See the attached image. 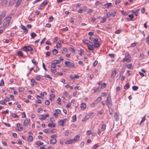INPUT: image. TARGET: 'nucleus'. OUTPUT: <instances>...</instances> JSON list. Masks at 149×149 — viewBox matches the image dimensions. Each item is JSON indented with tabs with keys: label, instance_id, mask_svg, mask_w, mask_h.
<instances>
[{
	"label": "nucleus",
	"instance_id": "48",
	"mask_svg": "<svg viewBox=\"0 0 149 149\" xmlns=\"http://www.w3.org/2000/svg\"><path fill=\"white\" fill-rule=\"evenodd\" d=\"M106 85V84L105 83H102L101 85V87L100 88H101V89L102 88H104L105 87Z\"/></svg>",
	"mask_w": 149,
	"mask_h": 149
},
{
	"label": "nucleus",
	"instance_id": "23",
	"mask_svg": "<svg viewBox=\"0 0 149 149\" xmlns=\"http://www.w3.org/2000/svg\"><path fill=\"white\" fill-rule=\"evenodd\" d=\"M33 139V138L31 135H30L27 139V140L29 142H31Z\"/></svg>",
	"mask_w": 149,
	"mask_h": 149
},
{
	"label": "nucleus",
	"instance_id": "53",
	"mask_svg": "<svg viewBox=\"0 0 149 149\" xmlns=\"http://www.w3.org/2000/svg\"><path fill=\"white\" fill-rule=\"evenodd\" d=\"M61 44L60 43H57L56 44V47L57 48H60L61 46Z\"/></svg>",
	"mask_w": 149,
	"mask_h": 149
},
{
	"label": "nucleus",
	"instance_id": "29",
	"mask_svg": "<svg viewBox=\"0 0 149 149\" xmlns=\"http://www.w3.org/2000/svg\"><path fill=\"white\" fill-rule=\"evenodd\" d=\"M72 122H74L76 121L77 119L76 115H74V116L72 117Z\"/></svg>",
	"mask_w": 149,
	"mask_h": 149
},
{
	"label": "nucleus",
	"instance_id": "54",
	"mask_svg": "<svg viewBox=\"0 0 149 149\" xmlns=\"http://www.w3.org/2000/svg\"><path fill=\"white\" fill-rule=\"evenodd\" d=\"M21 2H19L18 1L15 4V6L16 7H18L20 4Z\"/></svg>",
	"mask_w": 149,
	"mask_h": 149
},
{
	"label": "nucleus",
	"instance_id": "33",
	"mask_svg": "<svg viewBox=\"0 0 149 149\" xmlns=\"http://www.w3.org/2000/svg\"><path fill=\"white\" fill-rule=\"evenodd\" d=\"M105 128H106V125H105V124H103H103H102V127H101V130H102V131H104L105 129Z\"/></svg>",
	"mask_w": 149,
	"mask_h": 149
},
{
	"label": "nucleus",
	"instance_id": "13",
	"mask_svg": "<svg viewBox=\"0 0 149 149\" xmlns=\"http://www.w3.org/2000/svg\"><path fill=\"white\" fill-rule=\"evenodd\" d=\"M30 120L29 119H26L24 121V125L26 126L27 125H29V124L30 122Z\"/></svg>",
	"mask_w": 149,
	"mask_h": 149
},
{
	"label": "nucleus",
	"instance_id": "49",
	"mask_svg": "<svg viewBox=\"0 0 149 149\" xmlns=\"http://www.w3.org/2000/svg\"><path fill=\"white\" fill-rule=\"evenodd\" d=\"M146 42L148 44H149V34L148 36L146 38Z\"/></svg>",
	"mask_w": 149,
	"mask_h": 149
},
{
	"label": "nucleus",
	"instance_id": "12",
	"mask_svg": "<svg viewBox=\"0 0 149 149\" xmlns=\"http://www.w3.org/2000/svg\"><path fill=\"white\" fill-rule=\"evenodd\" d=\"M74 142L73 139H69L66 141L65 142V143L66 144H71Z\"/></svg>",
	"mask_w": 149,
	"mask_h": 149
},
{
	"label": "nucleus",
	"instance_id": "45",
	"mask_svg": "<svg viewBox=\"0 0 149 149\" xmlns=\"http://www.w3.org/2000/svg\"><path fill=\"white\" fill-rule=\"evenodd\" d=\"M138 87L136 86H133L132 87V89L134 91H136L138 90Z\"/></svg>",
	"mask_w": 149,
	"mask_h": 149
},
{
	"label": "nucleus",
	"instance_id": "14",
	"mask_svg": "<svg viewBox=\"0 0 149 149\" xmlns=\"http://www.w3.org/2000/svg\"><path fill=\"white\" fill-rule=\"evenodd\" d=\"M117 72H116L115 70H113L111 74V77H114L116 75V74L117 73Z\"/></svg>",
	"mask_w": 149,
	"mask_h": 149
},
{
	"label": "nucleus",
	"instance_id": "36",
	"mask_svg": "<svg viewBox=\"0 0 149 149\" xmlns=\"http://www.w3.org/2000/svg\"><path fill=\"white\" fill-rule=\"evenodd\" d=\"M102 100V98L101 97H98L96 100V101L97 102V103H99Z\"/></svg>",
	"mask_w": 149,
	"mask_h": 149
},
{
	"label": "nucleus",
	"instance_id": "64",
	"mask_svg": "<svg viewBox=\"0 0 149 149\" xmlns=\"http://www.w3.org/2000/svg\"><path fill=\"white\" fill-rule=\"evenodd\" d=\"M12 116L14 118H18L19 117V116L15 113L13 114Z\"/></svg>",
	"mask_w": 149,
	"mask_h": 149
},
{
	"label": "nucleus",
	"instance_id": "43",
	"mask_svg": "<svg viewBox=\"0 0 149 149\" xmlns=\"http://www.w3.org/2000/svg\"><path fill=\"white\" fill-rule=\"evenodd\" d=\"M100 90H101V88H99V87L98 88H97L96 89H94V92H97V91L98 92H99V91Z\"/></svg>",
	"mask_w": 149,
	"mask_h": 149
},
{
	"label": "nucleus",
	"instance_id": "50",
	"mask_svg": "<svg viewBox=\"0 0 149 149\" xmlns=\"http://www.w3.org/2000/svg\"><path fill=\"white\" fill-rule=\"evenodd\" d=\"M51 66L52 67V68H55L56 66V64H54L53 63L51 64Z\"/></svg>",
	"mask_w": 149,
	"mask_h": 149
},
{
	"label": "nucleus",
	"instance_id": "41",
	"mask_svg": "<svg viewBox=\"0 0 149 149\" xmlns=\"http://www.w3.org/2000/svg\"><path fill=\"white\" fill-rule=\"evenodd\" d=\"M127 68L130 69H132V65L131 64H130L127 65Z\"/></svg>",
	"mask_w": 149,
	"mask_h": 149
},
{
	"label": "nucleus",
	"instance_id": "46",
	"mask_svg": "<svg viewBox=\"0 0 149 149\" xmlns=\"http://www.w3.org/2000/svg\"><path fill=\"white\" fill-rule=\"evenodd\" d=\"M106 21V19L105 18L103 17L101 21L100 22L101 23H104Z\"/></svg>",
	"mask_w": 149,
	"mask_h": 149
},
{
	"label": "nucleus",
	"instance_id": "63",
	"mask_svg": "<svg viewBox=\"0 0 149 149\" xmlns=\"http://www.w3.org/2000/svg\"><path fill=\"white\" fill-rule=\"evenodd\" d=\"M111 14L109 13H108L107 14L106 17L107 18H108L111 17Z\"/></svg>",
	"mask_w": 149,
	"mask_h": 149
},
{
	"label": "nucleus",
	"instance_id": "27",
	"mask_svg": "<svg viewBox=\"0 0 149 149\" xmlns=\"http://www.w3.org/2000/svg\"><path fill=\"white\" fill-rule=\"evenodd\" d=\"M109 114L111 115H112V113L114 111V110L113 108H109Z\"/></svg>",
	"mask_w": 149,
	"mask_h": 149
},
{
	"label": "nucleus",
	"instance_id": "38",
	"mask_svg": "<svg viewBox=\"0 0 149 149\" xmlns=\"http://www.w3.org/2000/svg\"><path fill=\"white\" fill-rule=\"evenodd\" d=\"M40 119L41 120H44L46 119L45 116L43 115H41V116L40 117Z\"/></svg>",
	"mask_w": 149,
	"mask_h": 149
},
{
	"label": "nucleus",
	"instance_id": "6",
	"mask_svg": "<svg viewBox=\"0 0 149 149\" xmlns=\"http://www.w3.org/2000/svg\"><path fill=\"white\" fill-rule=\"evenodd\" d=\"M94 47V45L93 43L91 42H90L89 44L88 45V48L89 50H93Z\"/></svg>",
	"mask_w": 149,
	"mask_h": 149
},
{
	"label": "nucleus",
	"instance_id": "2",
	"mask_svg": "<svg viewBox=\"0 0 149 149\" xmlns=\"http://www.w3.org/2000/svg\"><path fill=\"white\" fill-rule=\"evenodd\" d=\"M131 57L129 53L126 52L125 54V58L123 59V62L124 63L127 62L129 63L131 61Z\"/></svg>",
	"mask_w": 149,
	"mask_h": 149
},
{
	"label": "nucleus",
	"instance_id": "30",
	"mask_svg": "<svg viewBox=\"0 0 149 149\" xmlns=\"http://www.w3.org/2000/svg\"><path fill=\"white\" fill-rule=\"evenodd\" d=\"M36 66H37L38 64V63L34 59L32 60L31 61Z\"/></svg>",
	"mask_w": 149,
	"mask_h": 149
},
{
	"label": "nucleus",
	"instance_id": "34",
	"mask_svg": "<svg viewBox=\"0 0 149 149\" xmlns=\"http://www.w3.org/2000/svg\"><path fill=\"white\" fill-rule=\"evenodd\" d=\"M31 36L32 38H34L37 36V35L36 33L33 32L31 33Z\"/></svg>",
	"mask_w": 149,
	"mask_h": 149
},
{
	"label": "nucleus",
	"instance_id": "52",
	"mask_svg": "<svg viewBox=\"0 0 149 149\" xmlns=\"http://www.w3.org/2000/svg\"><path fill=\"white\" fill-rule=\"evenodd\" d=\"M36 78L37 80L39 81L40 80L41 78L39 75H38L36 76Z\"/></svg>",
	"mask_w": 149,
	"mask_h": 149
},
{
	"label": "nucleus",
	"instance_id": "20",
	"mask_svg": "<svg viewBox=\"0 0 149 149\" xmlns=\"http://www.w3.org/2000/svg\"><path fill=\"white\" fill-rule=\"evenodd\" d=\"M7 2L6 0H3L2 2V5L3 6H5L7 5Z\"/></svg>",
	"mask_w": 149,
	"mask_h": 149
},
{
	"label": "nucleus",
	"instance_id": "44",
	"mask_svg": "<svg viewBox=\"0 0 149 149\" xmlns=\"http://www.w3.org/2000/svg\"><path fill=\"white\" fill-rule=\"evenodd\" d=\"M116 13V11H113L111 13V16H112L113 17H114L115 16Z\"/></svg>",
	"mask_w": 149,
	"mask_h": 149
},
{
	"label": "nucleus",
	"instance_id": "60",
	"mask_svg": "<svg viewBox=\"0 0 149 149\" xmlns=\"http://www.w3.org/2000/svg\"><path fill=\"white\" fill-rule=\"evenodd\" d=\"M43 132L46 133H48L50 132L47 129H44L43 130Z\"/></svg>",
	"mask_w": 149,
	"mask_h": 149
},
{
	"label": "nucleus",
	"instance_id": "10",
	"mask_svg": "<svg viewBox=\"0 0 149 149\" xmlns=\"http://www.w3.org/2000/svg\"><path fill=\"white\" fill-rule=\"evenodd\" d=\"M21 28L23 30L25 34H26L28 32V31L24 25L22 24L20 26Z\"/></svg>",
	"mask_w": 149,
	"mask_h": 149
},
{
	"label": "nucleus",
	"instance_id": "5",
	"mask_svg": "<svg viewBox=\"0 0 149 149\" xmlns=\"http://www.w3.org/2000/svg\"><path fill=\"white\" fill-rule=\"evenodd\" d=\"M23 49L24 51H31L33 50L32 48L30 46H24L23 48Z\"/></svg>",
	"mask_w": 149,
	"mask_h": 149
},
{
	"label": "nucleus",
	"instance_id": "4",
	"mask_svg": "<svg viewBox=\"0 0 149 149\" xmlns=\"http://www.w3.org/2000/svg\"><path fill=\"white\" fill-rule=\"evenodd\" d=\"M98 38H96L93 42V43L94 44V47L95 48H99L100 45V42L98 41Z\"/></svg>",
	"mask_w": 149,
	"mask_h": 149
},
{
	"label": "nucleus",
	"instance_id": "26",
	"mask_svg": "<svg viewBox=\"0 0 149 149\" xmlns=\"http://www.w3.org/2000/svg\"><path fill=\"white\" fill-rule=\"evenodd\" d=\"M55 64H59L61 62L60 61L57 60H54L52 61Z\"/></svg>",
	"mask_w": 149,
	"mask_h": 149
},
{
	"label": "nucleus",
	"instance_id": "40",
	"mask_svg": "<svg viewBox=\"0 0 149 149\" xmlns=\"http://www.w3.org/2000/svg\"><path fill=\"white\" fill-rule=\"evenodd\" d=\"M43 143L42 142H41L40 141H38L36 142V144L38 145V146H39L41 145H42L43 144Z\"/></svg>",
	"mask_w": 149,
	"mask_h": 149
},
{
	"label": "nucleus",
	"instance_id": "11",
	"mask_svg": "<svg viewBox=\"0 0 149 149\" xmlns=\"http://www.w3.org/2000/svg\"><path fill=\"white\" fill-rule=\"evenodd\" d=\"M91 116V115H87L82 120V121H85L88 120Z\"/></svg>",
	"mask_w": 149,
	"mask_h": 149
},
{
	"label": "nucleus",
	"instance_id": "16",
	"mask_svg": "<svg viewBox=\"0 0 149 149\" xmlns=\"http://www.w3.org/2000/svg\"><path fill=\"white\" fill-rule=\"evenodd\" d=\"M56 142V139H52L50 141V143L52 144H55Z\"/></svg>",
	"mask_w": 149,
	"mask_h": 149
},
{
	"label": "nucleus",
	"instance_id": "35",
	"mask_svg": "<svg viewBox=\"0 0 149 149\" xmlns=\"http://www.w3.org/2000/svg\"><path fill=\"white\" fill-rule=\"evenodd\" d=\"M128 17L130 18V20H132V19L134 18V16L133 14H131L128 15Z\"/></svg>",
	"mask_w": 149,
	"mask_h": 149
},
{
	"label": "nucleus",
	"instance_id": "15",
	"mask_svg": "<svg viewBox=\"0 0 149 149\" xmlns=\"http://www.w3.org/2000/svg\"><path fill=\"white\" fill-rule=\"evenodd\" d=\"M114 119L116 121H117L118 120V113L116 112L115 113V114L114 116Z\"/></svg>",
	"mask_w": 149,
	"mask_h": 149
},
{
	"label": "nucleus",
	"instance_id": "62",
	"mask_svg": "<svg viewBox=\"0 0 149 149\" xmlns=\"http://www.w3.org/2000/svg\"><path fill=\"white\" fill-rule=\"evenodd\" d=\"M67 49L66 48H64L63 49L62 53H64L65 52H67Z\"/></svg>",
	"mask_w": 149,
	"mask_h": 149
},
{
	"label": "nucleus",
	"instance_id": "8",
	"mask_svg": "<svg viewBox=\"0 0 149 149\" xmlns=\"http://www.w3.org/2000/svg\"><path fill=\"white\" fill-rule=\"evenodd\" d=\"M17 131H22L23 129V127L21 126V124L19 123H17Z\"/></svg>",
	"mask_w": 149,
	"mask_h": 149
},
{
	"label": "nucleus",
	"instance_id": "39",
	"mask_svg": "<svg viewBox=\"0 0 149 149\" xmlns=\"http://www.w3.org/2000/svg\"><path fill=\"white\" fill-rule=\"evenodd\" d=\"M19 91L20 92H23L24 90V89L22 87H20L19 88Z\"/></svg>",
	"mask_w": 149,
	"mask_h": 149
},
{
	"label": "nucleus",
	"instance_id": "7",
	"mask_svg": "<svg viewBox=\"0 0 149 149\" xmlns=\"http://www.w3.org/2000/svg\"><path fill=\"white\" fill-rule=\"evenodd\" d=\"M107 105L109 108L111 107L112 105V103L111 99H107Z\"/></svg>",
	"mask_w": 149,
	"mask_h": 149
},
{
	"label": "nucleus",
	"instance_id": "58",
	"mask_svg": "<svg viewBox=\"0 0 149 149\" xmlns=\"http://www.w3.org/2000/svg\"><path fill=\"white\" fill-rule=\"evenodd\" d=\"M51 70L52 72L54 73H55L56 72V70L55 68H51Z\"/></svg>",
	"mask_w": 149,
	"mask_h": 149
},
{
	"label": "nucleus",
	"instance_id": "19",
	"mask_svg": "<svg viewBox=\"0 0 149 149\" xmlns=\"http://www.w3.org/2000/svg\"><path fill=\"white\" fill-rule=\"evenodd\" d=\"M112 5V3H107L106 4L104 5V6L106 8H108L111 7Z\"/></svg>",
	"mask_w": 149,
	"mask_h": 149
},
{
	"label": "nucleus",
	"instance_id": "28",
	"mask_svg": "<svg viewBox=\"0 0 149 149\" xmlns=\"http://www.w3.org/2000/svg\"><path fill=\"white\" fill-rule=\"evenodd\" d=\"M6 14V12L5 11H3L2 12L1 15H0V17H2L3 18L4 17Z\"/></svg>",
	"mask_w": 149,
	"mask_h": 149
},
{
	"label": "nucleus",
	"instance_id": "25",
	"mask_svg": "<svg viewBox=\"0 0 149 149\" xmlns=\"http://www.w3.org/2000/svg\"><path fill=\"white\" fill-rule=\"evenodd\" d=\"M16 0H10L9 4V5L12 6L15 2Z\"/></svg>",
	"mask_w": 149,
	"mask_h": 149
},
{
	"label": "nucleus",
	"instance_id": "17",
	"mask_svg": "<svg viewBox=\"0 0 149 149\" xmlns=\"http://www.w3.org/2000/svg\"><path fill=\"white\" fill-rule=\"evenodd\" d=\"M55 123H49L48 124V126L50 128L54 127H55Z\"/></svg>",
	"mask_w": 149,
	"mask_h": 149
},
{
	"label": "nucleus",
	"instance_id": "59",
	"mask_svg": "<svg viewBox=\"0 0 149 149\" xmlns=\"http://www.w3.org/2000/svg\"><path fill=\"white\" fill-rule=\"evenodd\" d=\"M121 13L122 14L124 15L125 16H126L127 15V14L124 11H122L121 12Z\"/></svg>",
	"mask_w": 149,
	"mask_h": 149
},
{
	"label": "nucleus",
	"instance_id": "55",
	"mask_svg": "<svg viewBox=\"0 0 149 149\" xmlns=\"http://www.w3.org/2000/svg\"><path fill=\"white\" fill-rule=\"evenodd\" d=\"M89 39L91 41L93 42L96 38H94L92 37H90Z\"/></svg>",
	"mask_w": 149,
	"mask_h": 149
},
{
	"label": "nucleus",
	"instance_id": "47",
	"mask_svg": "<svg viewBox=\"0 0 149 149\" xmlns=\"http://www.w3.org/2000/svg\"><path fill=\"white\" fill-rule=\"evenodd\" d=\"M146 115H145L144 116H143V117L142 118V119L141 121V123H140V124L141 123H142L143 122L146 120Z\"/></svg>",
	"mask_w": 149,
	"mask_h": 149
},
{
	"label": "nucleus",
	"instance_id": "57",
	"mask_svg": "<svg viewBox=\"0 0 149 149\" xmlns=\"http://www.w3.org/2000/svg\"><path fill=\"white\" fill-rule=\"evenodd\" d=\"M57 101H58V104H61V99L60 97H58L57 99Z\"/></svg>",
	"mask_w": 149,
	"mask_h": 149
},
{
	"label": "nucleus",
	"instance_id": "37",
	"mask_svg": "<svg viewBox=\"0 0 149 149\" xmlns=\"http://www.w3.org/2000/svg\"><path fill=\"white\" fill-rule=\"evenodd\" d=\"M130 87V85L129 84H126L124 86V88L125 89H127Z\"/></svg>",
	"mask_w": 149,
	"mask_h": 149
},
{
	"label": "nucleus",
	"instance_id": "31",
	"mask_svg": "<svg viewBox=\"0 0 149 149\" xmlns=\"http://www.w3.org/2000/svg\"><path fill=\"white\" fill-rule=\"evenodd\" d=\"M17 54H18V55L19 56L22 57L23 56V53L21 51H18L17 52Z\"/></svg>",
	"mask_w": 149,
	"mask_h": 149
},
{
	"label": "nucleus",
	"instance_id": "18",
	"mask_svg": "<svg viewBox=\"0 0 149 149\" xmlns=\"http://www.w3.org/2000/svg\"><path fill=\"white\" fill-rule=\"evenodd\" d=\"M48 2V1H44L40 5V6L44 7V6L46 5Z\"/></svg>",
	"mask_w": 149,
	"mask_h": 149
},
{
	"label": "nucleus",
	"instance_id": "51",
	"mask_svg": "<svg viewBox=\"0 0 149 149\" xmlns=\"http://www.w3.org/2000/svg\"><path fill=\"white\" fill-rule=\"evenodd\" d=\"M61 30L65 31H67L68 30V27H66L65 28L62 29H61Z\"/></svg>",
	"mask_w": 149,
	"mask_h": 149
},
{
	"label": "nucleus",
	"instance_id": "9",
	"mask_svg": "<svg viewBox=\"0 0 149 149\" xmlns=\"http://www.w3.org/2000/svg\"><path fill=\"white\" fill-rule=\"evenodd\" d=\"M66 120V119H62L59 121L58 122V125H61L63 126L64 123H65V121Z\"/></svg>",
	"mask_w": 149,
	"mask_h": 149
},
{
	"label": "nucleus",
	"instance_id": "32",
	"mask_svg": "<svg viewBox=\"0 0 149 149\" xmlns=\"http://www.w3.org/2000/svg\"><path fill=\"white\" fill-rule=\"evenodd\" d=\"M52 53L54 54L55 55L58 53V51L56 49H54L52 50Z\"/></svg>",
	"mask_w": 149,
	"mask_h": 149
},
{
	"label": "nucleus",
	"instance_id": "56",
	"mask_svg": "<svg viewBox=\"0 0 149 149\" xmlns=\"http://www.w3.org/2000/svg\"><path fill=\"white\" fill-rule=\"evenodd\" d=\"M4 82L3 79H2L0 82V86H2L4 85Z\"/></svg>",
	"mask_w": 149,
	"mask_h": 149
},
{
	"label": "nucleus",
	"instance_id": "61",
	"mask_svg": "<svg viewBox=\"0 0 149 149\" xmlns=\"http://www.w3.org/2000/svg\"><path fill=\"white\" fill-rule=\"evenodd\" d=\"M50 137L52 139H56V138L57 137V136L56 135H52Z\"/></svg>",
	"mask_w": 149,
	"mask_h": 149
},
{
	"label": "nucleus",
	"instance_id": "42",
	"mask_svg": "<svg viewBox=\"0 0 149 149\" xmlns=\"http://www.w3.org/2000/svg\"><path fill=\"white\" fill-rule=\"evenodd\" d=\"M80 52L79 53V54L81 56H82L84 52V51L83 49H81L80 50Z\"/></svg>",
	"mask_w": 149,
	"mask_h": 149
},
{
	"label": "nucleus",
	"instance_id": "3",
	"mask_svg": "<svg viewBox=\"0 0 149 149\" xmlns=\"http://www.w3.org/2000/svg\"><path fill=\"white\" fill-rule=\"evenodd\" d=\"M65 64L67 67L68 68H73L74 67V64L73 63L70 62V61H66L65 62Z\"/></svg>",
	"mask_w": 149,
	"mask_h": 149
},
{
	"label": "nucleus",
	"instance_id": "24",
	"mask_svg": "<svg viewBox=\"0 0 149 149\" xmlns=\"http://www.w3.org/2000/svg\"><path fill=\"white\" fill-rule=\"evenodd\" d=\"M81 107L83 108L84 109H85L86 107V105L85 103H82L81 105Z\"/></svg>",
	"mask_w": 149,
	"mask_h": 149
},
{
	"label": "nucleus",
	"instance_id": "22",
	"mask_svg": "<svg viewBox=\"0 0 149 149\" xmlns=\"http://www.w3.org/2000/svg\"><path fill=\"white\" fill-rule=\"evenodd\" d=\"M79 137H80V136L79 135L76 136L74 137V139H73L74 142L75 141H77L78 140H79Z\"/></svg>",
	"mask_w": 149,
	"mask_h": 149
},
{
	"label": "nucleus",
	"instance_id": "1",
	"mask_svg": "<svg viewBox=\"0 0 149 149\" xmlns=\"http://www.w3.org/2000/svg\"><path fill=\"white\" fill-rule=\"evenodd\" d=\"M11 20V17H7L5 18L3 20V25L4 26L6 27L9 26Z\"/></svg>",
	"mask_w": 149,
	"mask_h": 149
},
{
	"label": "nucleus",
	"instance_id": "21",
	"mask_svg": "<svg viewBox=\"0 0 149 149\" xmlns=\"http://www.w3.org/2000/svg\"><path fill=\"white\" fill-rule=\"evenodd\" d=\"M83 41L84 43L86 45H88L89 44L90 42H91V41H89L87 39H84L83 40Z\"/></svg>",
	"mask_w": 149,
	"mask_h": 149
}]
</instances>
